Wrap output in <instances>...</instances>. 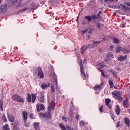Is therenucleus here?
Returning a JSON list of instances; mask_svg holds the SVG:
<instances>
[{
    "label": "nucleus",
    "instance_id": "1",
    "mask_svg": "<svg viewBox=\"0 0 130 130\" xmlns=\"http://www.w3.org/2000/svg\"><path fill=\"white\" fill-rule=\"evenodd\" d=\"M32 97V100H31V97L29 94H28L27 95V101L29 103L32 102V103H34L35 102V100L36 98V95L32 93L31 94Z\"/></svg>",
    "mask_w": 130,
    "mask_h": 130
},
{
    "label": "nucleus",
    "instance_id": "2",
    "mask_svg": "<svg viewBox=\"0 0 130 130\" xmlns=\"http://www.w3.org/2000/svg\"><path fill=\"white\" fill-rule=\"evenodd\" d=\"M122 92L119 91H116L112 92V94L113 95L115 98L117 100H119L122 99L121 96Z\"/></svg>",
    "mask_w": 130,
    "mask_h": 130
},
{
    "label": "nucleus",
    "instance_id": "3",
    "mask_svg": "<svg viewBox=\"0 0 130 130\" xmlns=\"http://www.w3.org/2000/svg\"><path fill=\"white\" fill-rule=\"evenodd\" d=\"M12 98L13 100H15L19 102H22L24 101L23 99L18 95H13L12 96Z\"/></svg>",
    "mask_w": 130,
    "mask_h": 130
},
{
    "label": "nucleus",
    "instance_id": "4",
    "mask_svg": "<svg viewBox=\"0 0 130 130\" xmlns=\"http://www.w3.org/2000/svg\"><path fill=\"white\" fill-rule=\"evenodd\" d=\"M36 73L38 74V76L40 78H43L44 76L42 70L40 68H38L36 71Z\"/></svg>",
    "mask_w": 130,
    "mask_h": 130
},
{
    "label": "nucleus",
    "instance_id": "5",
    "mask_svg": "<svg viewBox=\"0 0 130 130\" xmlns=\"http://www.w3.org/2000/svg\"><path fill=\"white\" fill-rule=\"evenodd\" d=\"M37 111H39L41 110H43L45 109L44 105L43 104H37L36 105Z\"/></svg>",
    "mask_w": 130,
    "mask_h": 130
},
{
    "label": "nucleus",
    "instance_id": "6",
    "mask_svg": "<svg viewBox=\"0 0 130 130\" xmlns=\"http://www.w3.org/2000/svg\"><path fill=\"white\" fill-rule=\"evenodd\" d=\"M98 17H85V19L89 21H90L92 19H93L96 21H98V20H100V18Z\"/></svg>",
    "mask_w": 130,
    "mask_h": 130
},
{
    "label": "nucleus",
    "instance_id": "7",
    "mask_svg": "<svg viewBox=\"0 0 130 130\" xmlns=\"http://www.w3.org/2000/svg\"><path fill=\"white\" fill-rule=\"evenodd\" d=\"M7 4L1 6L0 8V14H1L2 12L6 11L7 9Z\"/></svg>",
    "mask_w": 130,
    "mask_h": 130
},
{
    "label": "nucleus",
    "instance_id": "8",
    "mask_svg": "<svg viewBox=\"0 0 130 130\" xmlns=\"http://www.w3.org/2000/svg\"><path fill=\"white\" fill-rule=\"evenodd\" d=\"M113 55L110 52L108 53L106 55L107 60L106 61H107L109 60L112 59L113 58Z\"/></svg>",
    "mask_w": 130,
    "mask_h": 130
},
{
    "label": "nucleus",
    "instance_id": "9",
    "mask_svg": "<svg viewBox=\"0 0 130 130\" xmlns=\"http://www.w3.org/2000/svg\"><path fill=\"white\" fill-rule=\"evenodd\" d=\"M22 117L24 121L27 120V113L26 111H24L23 112Z\"/></svg>",
    "mask_w": 130,
    "mask_h": 130
},
{
    "label": "nucleus",
    "instance_id": "10",
    "mask_svg": "<svg viewBox=\"0 0 130 130\" xmlns=\"http://www.w3.org/2000/svg\"><path fill=\"white\" fill-rule=\"evenodd\" d=\"M40 115L42 116L43 117H46L48 118H50L51 116L50 113L46 112L45 114L40 113Z\"/></svg>",
    "mask_w": 130,
    "mask_h": 130
},
{
    "label": "nucleus",
    "instance_id": "11",
    "mask_svg": "<svg viewBox=\"0 0 130 130\" xmlns=\"http://www.w3.org/2000/svg\"><path fill=\"white\" fill-rule=\"evenodd\" d=\"M88 47L87 45L82 47L81 48V52L82 54H83L85 51L88 48Z\"/></svg>",
    "mask_w": 130,
    "mask_h": 130
},
{
    "label": "nucleus",
    "instance_id": "12",
    "mask_svg": "<svg viewBox=\"0 0 130 130\" xmlns=\"http://www.w3.org/2000/svg\"><path fill=\"white\" fill-rule=\"evenodd\" d=\"M104 39H103V40L101 41L94 42L93 44L94 46V47H96L97 46L99 45L103 41Z\"/></svg>",
    "mask_w": 130,
    "mask_h": 130
},
{
    "label": "nucleus",
    "instance_id": "13",
    "mask_svg": "<svg viewBox=\"0 0 130 130\" xmlns=\"http://www.w3.org/2000/svg\"><path fill=\"white\" fill-rule=\"evenodd\" d=\"M8 117L9 121L13 122L14 120V117L13 116L11 115H8Z\"/></svg>",
    "mask_w": 130,
    "mask_h": 130
},
{
    "label": "nucleus",
    "instance_id": "14",
    "mask_svg": "<svg viewBox=\"0 0 130 130\" xmlns=\"http://www.w3.org/2000/svg\"><path fill=\"white\" fill-rule=\"evenodd\" d=\"M50 85V84L49 83H48L47 84H43L41 85V87L43 89H46L47 87H49Z\"/></svg>",
    "mask_w": 130,
    "mask_h": 130
},
{
    "label": "nucleus",
    "instance_id": "15",
    "mask_svg": "<svg viewBox=\"0 0 130 130\" xmlns=\"http://www.w3.org/2000/svg\"><path fill=\"white\" fill-rule=\"evenodd\" d=\"M103 12L102 11L98 10L96 12V14H97V16L98 17L101 15H102Z\"/></svg>",
    "mask_w": 130,
    "mask_h": 130
},
{
    "label": "nucleus",
    "instance_id": "16",
    "mask_svg": "<svg viewBox=\"0 0 130 130\" xmlns=\"http://www.w3.org/2000/svg\"><path fill=\"white\" fill-rule=\"evenodd\" d=\"M39 124L38 122H36L34 123V126L35 129L36 130H39Z\"/></svg>",
    "mask_w": 130,
    "mask_h": 130
},
{
    "label": "nucleus",
    "instance_id": "17",
    "mask_svg": "<svg viewBox=\"0 0 130 130\" xmlns=\"http://www.w3.org/2000/svg\"><path fill=\"white\" fill-rule=\"evenodd\" d=\"M116 107L117 108L115 109V111L116 114L118 115L119 114L120 112V109L119 106L117 105Z\"/></svg>",
    "mask_w": 130,
    "mask_h": 130
},
{
    "label": "nucleus",
    "instance_id": "18",
    "mask_svg": "<svg viewBox=\"0 0 130 130\" xmlns=\"http://www.w3.org/2000/svg\"><path fill=\"white\" fill-rule=\"evenodd\" d=\"M122 49H123V48L121 47L120 46H117L116 51V53H118L120 52L121 51H122Z\"/></svg>",
    "mask_w": 130,
    "mask_h": 130
},
{
    "label": "nucleus",
    "instance_id": "19",
    "mask_svg": "<svg viewBox=\"0 0 130 130\" xmlns=\"http://www.w3.org/2000/svg\"><path fill=\"white\" fill-rule=\"evenodd\" d=\"M127 58V56H125L124 57L121 56L120 57H119L118 59V60L119 61H123L125 59Z\"/></svg>",
    "mask_w": 130,
    "mask_h": 130
},
{
    "label": "nucleus",
    "instance_id": "20",
    "mask_svg": "<svg viewBox=\"0 0 130 130\" xmlns=\"http://www.w3.org/2000/svg\"><path fill=\"white\" fill-rule=\"evenodd\" d=\"M125 123L126 126H128L129 123V119L127 118H125L124 119Z\"/></svg>",
    "mask_w": 130,
    "mask_h": 130
},
{
    "label": "nucleus",
    "instance_id": "21",
    "mask_svg": "<svg viewBox=\"0 0 130 130\" xmlns=\"http://www.w3.org/2000/svg\"><path fill=\"white\" fill-rule=\"evenodd\" d=\"M3 130H9L8 124H5L3 127Z\"/></svg>",
    "mask_w": 130,
    "mask_h": 130
},
{
    "label": "nucleus",
    "instance_id": "22",
    "mask_svg": "<svg viewBox=\"0 0 130 130\" xmlns=\"http://www.w3.org/2000/svg\"><path fill=\"white\" fill-rule=\"evenodd\" d=\"M108 81L109 84L110 86V87L111 88H113L114 86L113 82L110 79Z\"/></svg>",
    "mask_w": 130,
    "mask_h": 130
},
{
    "label": "nucleus",
    "instance_id": "23",
    "mask_svg": "<svg viewBox=\"0 0 130 130\" xmlns=\"http://www.w3.org/2000/svg\"><path fill=\"white\" fill-rule=\"evenodd\" d=\"M109 71L113 75L116 76L117 75V73L115 70L111 69Z\"/></svg>",
    "mask_w": 130,
    "mask_h": 130
},
{
    "label": "nucleus",
    "instance_id": "24",
    "mask_svg": "<svg viewBox=\"0 0 130 130\" xmlns=\"http://www.w3.org/2000/svg\"><path fill=\"white\" fill-rule=\"evenodd\" d=\"M121 6H122V8L124 10H129L130 9V8L129 7H127L125 5H122Z\"/></svg>",
    "mask_w": 130,
    "mask_h": 130
},
{
    "label": "nucleus",
    "instance_id": "25",
    "mask_svg": "<svg viewBox=\"0 0 130 130\" xmlns=\"http://www.w3.org/2000/svg\"><path fill=\"white\" fill-rule=\"evenodd\" d=\"M106 105H108L110 102L111 100L109 99H106L105 100Z\"/></svg>",
    "mask_w": 130,
    "mask_h": 130
},
{
    "label": "nucleus",
    "instance_id": "26",
    "mask_svg": "<svg viewBox=\"0 0 130 130\" xmlns=\"http://www.w3.org/2000/svg\"><path fill=\"white\" fill-rule=\"evenodd\" d=\"M59 126L62 130H67L66 128L62 124H60Z\"/></svg>",
    "mask_w": 130,
    "mask_h": 130
},
{
    "label": "nucleus",
    "instance_id": "27",
    "mask_svg": "<svg viewBox=\"0 0 130 130\" xmlns=\"http://www.w3.org/2000/svg\"><path fill=\"white\" fill-rule=\"evenodd\" d=\"M18 0H13V1H12V4L13 6H15L17 4V1ZM20 1H22V0H19Z\"/></svg>",
    "mask_w": 130,
    "mask_h": 130
},
{
    "label": "nucleus",
    "instance_id": "28",
    "mask_svg": "<svg viewBox=\"0 0 130 130\" xmlns=\"http://www.w3.org/2000/svg\"><path fill=\"white\" fill-rule=\"evenodd\" d=\"M122 52H124L125 53H129L130 52V51L128 49L123 48V49H122Z\"/></svg>",
    "mask_w": 130,
    "mask_h": 130
},
{
    "label": "nucleus",
    "instance_id": "29",
    "mask_svg": "<svg viewBox=\"0 0 130 130\" xmlns=\"http://www.w3.org/2000/svg\"><path fill=\"white\" fill-rule=\"evenodd\" d=\"M87 45V46H88V48H90L94 47V46L93 43L89 44Z\"/></svg>",
    "mask_w": 130,
    "mask_h": 130
},
{
    "label": "nucleus",
    "instance_id": "30",
    "mask_svg": "<svg viewBox=\"0 0 130 130\" xmlns=\"http://www.w3.org/2000/svg\"><path fill=\"white\" fill-rule=\"evenodd\" d=\"M101 87L100 85H97L95 86V87H94V89L95 90H96L98 89H100Z\"/></svg>",
    "mask_w": 130,
    "mask_h": 130
},
{
    "label": "nucleus",
    "instance_id": "31",
    "mask_svg": "<svg viewBox=\"0 0 130 130\" xmlns=\"http://www.w3.org/2000/svg\"><path fill=\"white\" fill-rule=\"evenodd\" d=\"M103 26V25L101 24L100 23H98L96 24V27L98 28H100Z\"/></svg>",
    "mask_w": 130,
    "mask_h": 130
},
{
    "label": "nucleus",
    "instance_id": "32",
    "mask_svg": "<svg viewBox=\"0 0 130 130\" xmlns=\"http://www.w3.org/2000/svg\"><path fill=\"white\" fill-rule=\"evenodd\" d=\"M51 107L52 109H53L54 108V102L53 101H51Z\"/></svg>",
    "mask_w": 130,
    "mask_h": 130
},
{
    "label": "nucleus",
    "instance_id": "33",
    "mask_svg": "<svg viewBox=\"0 0 130 130\" xmlns=\"http://www.w3.org/2000/svg\"><path fill=\"white\" fill-rule=\"evenodd\" d=\"M113 42L115 43H118L119 42V40L118 39L116 38H113Z\"/></svg>",
    "mask_w": 130,
    "mask_h": 130
},
{
    "label": "nucleus",
    "instance_id": "34",
    "mask_svg": "<svg viewBox=\"0 0 130 130\" xmlns=\"http://www.w3.org/2000/svg\"><path fill=\"white\" fill-rule=\"evenodd\" d=\"M99 67L101 68L104 67L105 66L104 63H99Z\"/></svg>",
    "mask_w": 130,
    "mask_h": 130
},
{
    "label": "nucleus",
    "instance_id": "35",
    "mask_svg": "<svg viewBox=\"0 0 130 130\" xmlns=\"http://www.w3.org/2000/svg\"><path fill=\"white\" fill-rule=\"evenodd\" d=\"M123 104L124 106H127V100H125L123 102Z\"/></svg>",
    "mask_w": 130,
    "mask_h": 130
},
{
    "label": "nucleus",
    "instance_id": "36",
    "mask_svg": "<svg viewBox=\"0 0 130 130\" xmlns=\"http://www.w3.org/2000/svg\"><path fill=\"white\" fill-rule=\"evenodd\" d=\"M39 101L40 102H44V97H41L39 99Z\"/></svg>",
    "mask_w": 130,
    "mask_h": 130
},
{
    "label": "nucleus",
    "instance_id": "37",
    "mask_svg": "<svg viewBox=\"0 0 130 130\" xmlns=\"http://www.w3.org/2000/svg\"><path fill=\"white\" fill-rule=\"evenodd\" d=\"M26 121H24L25 122L24 124V125L27 127H28L29 126V123L27 122Z\"/></svg>",
    "mask_w": 130,
    "mask_h": 130
},
{
    "label": "nucleus",
    "instance_id": "38",
    "mask_svg": "<svg viewBox=\"0 0 130 130\" xmlns=\"http://www.w3.org/2000/svg\"><path fill=\"white\" fill-rule=\"evenodd\" d=\"M51 90L52 92H55V90L54 88V85L52 84L51 85Z\"/></svg>",
    "mask_w": 130,
    "mask_h": 130
},
{
    "label": "nucleus",
    "instance_id": "39",
    "mask_svg": "<svg viewBox=\"0 0 130 130\" xmlns=\"http://www.w3.org/2000/svg\"><path fill=\"white\" fill-rule=\"evenodd\" d=\"M2 119L4 122H6L7 121V120L5 116H3Z\"/></svg>",
    "mask_w": 130,
    "mask_h": 130
},
{
    "label": "nucleus",
    "instance_id": "40",
    "mask_svg": "<svg viewBox=\"0 0 130 130\" xmlns=\"http://www.w3.org/2000/svg\"><path fill=\"white\" fill-rule=\"evenodd\" d=\"M80 70H84V67L82 64V63L80 64Z\"/></svg>",
    "mask_w": 130,
    "mask_h": 130
},
{
    "label": "nucleus",
    "instance_id": "41",
    "mask_svg": "<svg viewBox=\"0 0 130 130\" xmlns=\"http://www.w3.org/2000/svg\"><path fill=\"white\" fill-rule=\"evenodd\" d=\"M101 74H102V75L103 76L107 78H108V76L107 75H106L105 74H104V73H101Z\"/></svg>",
    "mask_w": 130,
    "mask_h": 130
},
{
    "label": "nucleus",
    "instance_id": "42",
    "mask_svg": "<svg viewBox=\"0 0 130 130\" xmlns=\"http://www.w3.org/2000/svg\"><path fill=\"white\" fill-rule=\"evenodd\" d=\"M80 125L81 126H83L84 125L85 123L83 121H81L80 123Z\"/></svg>",
    "mask_w": 130,
    "mask_h": 130
},
{
    "label": "nucleus",
    "instance_id": "43",
    "mask_svg": "<svg viewBox=\"0 0 130 130\" xmlns=\"http://www.w3.org/2000/svg\"><path fill=\"white\" fill-rule=\"evenodd\" d=\"M88 29H86L85 30H83L82 31V34H84L85 33L87 32L88 31Z\"/></svg>",
    "mask_w": 130,
    "mask_h": 130
},
{
    "label": "nucleus",
    "instance_id": "44",
    "mask_svg": "<svg viewBox=\"0 0 130 130\" xmlns=\"http://www.w3.org/2000/svg\"><path fill=\"white\" fill-rule=\"evenodd\" d=\"M81 73L82 74H83L84 75L85 77V76H86V75L84 72V70H81Z\"/></svg>",
    "mask_w": 130,
    "mask_h": 130
},
{
    "label": "nucleus",
    "instance_id": "45",
    "mask_svg": "<svg viewBox=\"0 0 130 130\" xmlns=\"http://www.w3.org/2000/svg\"><path fill=\"white\" fill-rule=\"evenodd\" d=\"M27 10V8L26 7L24 9H23L19 11L20 12H22L25 11Z\"/></svg>",
    "mask_w": 130,
    "mask_h": 130
},
{
    "label": "nucleus",
    "instance_id": "46",
    "mask_svg": "<svg viewBox=\"0 0 130 130\" xmlns=\"http://www.w3.org/2000/svg\"><path fill=\"white\" fill-rule=\"evenodd\" d=\"M67 127L68 130H71L72 129L71 127L69 126L68 125H67Z\"/></svg>",
    "mask_w": 130,
    "mask_h": 130
},
{
    "label": "nucleus",
    "instance_id": "47",
    "mask_svg": "<svg viewBox=\"0 0 130 130\" xmlns=\"http://www.w3.org/2000/svg\"><path fill=\"white\" fill-rule=\"evenodd\" d=\"M62 119L64 121H67V118L64 116H62Z\"/></svg>",
    "mask_w": 130,
    "mask_h": 130
},
{
    "label": "nucleus",
    "instance_id": "48",
    "mask_svg": "<svg viewBox=\"0 0 130 130\" xmlns=\"http://www.w3.org/2000/svg\"><path fill=\"white\" fill-rule=\"evenodd\" d=\"M120 121H118L117 123L116 126L117 127H118L119 126V124L120 123Z\"/></svg>",
    "mask_w": 130,
    "mask_h": 130
},
{
    "label": "nucleus",
    "instance_id": "49",
    "mask_svg": "<svg viewBox=\"0 0 130 130\" xmlns=\"http://www.w3.org/2000/svg\"><path fill=\"white\" fill-rule=\"evenodd\" d=\"M40 94L41 96V97H44V93L41 92L40 93Z\"/></svg>",
    "mask_w": 130,
    "mask_h": 130
},
{
    "label": "nucleus",
    "instance_id": "50",
    "mask_svg": "<svg viewBox=\"0 0 130 130\" xmlns=\"http://www.w3.org/2000/svg\"><path fill=\"white\" fill-rule=\"evenodd\" d=\"M48 111L47 112H49L51 113V107L50 106L48 107Z\"/></svg>",
    "mask_w": 130,
    "mask_h": 130
},
{
    "label": "nucleus",
    "instance_id": "51",
    "mask_svg": "<svg viewBox=\"0 0 130 130\" xmlns=\"http://www.w3.org/2000/svg\"><path fill=\"white\" fill-rule=\"evenodd\" d=\"M103 49L101 48H100L99 49V52L101 53L103 52Z\"/></svg>",
    "mask_w": 130,
    "mask_h": 130
},
{
    "label": "nucleus",
    "instance_id": "52",
    "mask_svg": "<svg viewBox=\"0 0 130 130\" xmlns=\"http://www.w3.org/2000/svg\"><path fill=\"white\" fill-rule=\"evenodd\" d=\"M105 1L108 2L110 1H117L118 0H104Z\"/></svg>",
    "mask_w": 130,
    "mask_h": 130
},
{
    "label": "nucleus",
    "instance_id": "53",
    "mask_svg": "<svg viewBox=\"0 0 130 130\" xmlns=\"http://www.w3.org/2000/svg\"><path fill=\"white\" fill-rule=\"evenodd\" d=\"M92 29H90L89 31V33L90 34H91L92 32Z\"/></svg>",
    "mask_w": 130,
    "mask_h": 130
},
{
    "label": "nucleus",
    "instance_id": "54",
    "mask_svg": "<svg viewBox=\"0 0 130 130\" xmlns=\"http://www.w3.org/2000/svg\"><path fill=\"white\" fill-rule=\"evenodd\" d=\"M113 48V45H111L110 46V49L111 50Z\"/></svg>",
    "mask_w": 130,
    "mask_h": 130
},
{
    "label": "nucleus",
    "instance_id": "55",
    "mask_svg": "<svg viewBox=\"0 0 130 130\" xmlns=\"http://www.w3.org/2000/svg\"><path fill=\"white\" fill-rule=\"evenodd\" d=\"M0 105H1V110L2 111H3V105H2V104Z\"/></svg>",
    "mask_w": 130,
    "mask_h": 130
},
{
    "label": "nucleus",
    "instance_id": "56",
    "mask_svg": "<svg viewBox=\"0 0 130 130\" xmlns=\"http://www.w3.org/2000/svg\"><path fill=\"white\" fill-rule=\"evenodd\" d=\"M102 108H103V107L102 106H101L100 108H99V110H100V111H101V112H102Z\"/></svg>",
    "mask_w": 130,
    "mask_h": 130
},
{
    "label": "nucleus",
    "instance_id": "57",
    "mask_svg": "<svg viewBox=\"0 0 130 130\" xmlns=\"http://www.w3.org/2000/svg\"><path fill=\"white\" fill-rule=\"evenodd\" d=\"M29 116L30 118H32L33 116L32 115L31 113L30 114Z\"/></svg>",
    "mask_w": 130,
    "mask_h": 130
},
{
    "label": "nucleus",
    "instance_id": "58",
    "mask_svg": "<svg viewBox=\"0 0 130 130\" xmlns=\"http://www.w3.org/2000/svg\"><path fill=\"white\" fill-rule=\"evenodd\" d=\"M0 105L2 104V105H3V100H1L0 101Z\"/></svg>",
    "mask_w": 130,
    "mask_h": 130
},
{
    "label": "nucleus",
    "instance_id": "59",
    "mask_svg": "<svg viewBox=\"0 0 130 130\" xmlns=\"http://www.w3.org/2000/svg\"><path fill=\"white\" fill-rule=\"evenodd\" d=\"M126 4L127 5H128V6H130V3H129V2H126Z\"/></svg>",
    "mask_w": 130,
    "mask_h": 130
},
{
    "label": "nucleus",
    "instance_id": "60",
    "mask_svg": "<svg viewBox=\"0 0 130 130\" xmlns=\"http://www.w3.org/2000/svg\"><path fill=\"white\" fill-rule=\"evenodd\" d=\"M106 105L109 108H110L111 107V106L109 104H108V105Z\"/></svg>",
    "mask_w": 130,
    "mask_h": 130
},
{
    "label": "nucleus",
    "instance_id": "61",
    "mask_svg": "<svg viewBox=\"0 0 130 130\" xmlns=\"http://www.w3.org/2000/svg\"><path fill=\"white\" fill-rule=\"evenodd\" d=\"M79 117V115H77V116H76V118L77 119H78Z\"/></svg>",
    "mask_w": 130,
    "mask_h": 130
},
{
    "label": "nucleus",
    "instance_id": "62",
    "mask_svg": "<svg viewBox=\"0 0 130 130\" xmlns=\"http://www.w3.org/2000/svg\"><path fill=\"white\" fill-rule=\"evenodd\" d=\"M128 112L129 113H130V109H129L128 110Z\"/></svg>",
    "mask_w": 130,
    "mask_h": 130
},
{
    "label": "nucleus",
    "instance_id": "63",
    "mask_svg": "<svg viewBox=\"0 0 130 130\" xmlns=\"http://www.w3.org/2000/svg\"><path fill=\"white\" fill-rule=\"evenodd\" d=\"M102 83H101V84H100V86H102Z\"/></svg>",
    "mask_w": 130,
    "mask_h": 130
},
{
    "label": "nucleus",
    "instance_id": "64",
    "mask_svg": "<svg viewBox=\"0 0 130 130\" xmlns=\"http://www.w3.org/2000/svg\"><path fill=\"white\" fill-rule=\"evenodd\" d=\"M56 86H57V83H56Z\"/></svg>",
    "mask_w": 130,
    "mask_h": 130
}]
</instances>
